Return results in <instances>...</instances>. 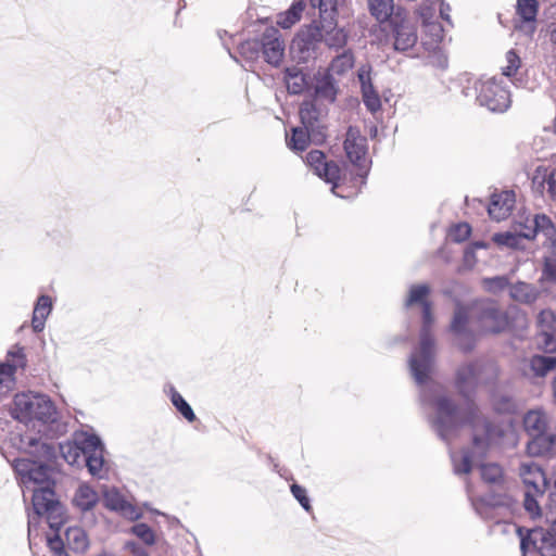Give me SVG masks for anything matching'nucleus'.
<instances>
[{
  "label": "nucleus",
  "instance_id": "nucleus-59",
  "mask_svg": "<svg viewBox=\"0 0 556 556\" xmlns=\"http://www.w3.org/2000/svg\"><path fill=\"white\" fill-rule=\"evenodd\" d=\"M548 241L551 242V244H549L551 256L549 257L556 260V236H554L552 239H548Z\"/></svg>",
  "mask_w": 556,
  "mask_h": 556
},
{
  "label": "nucleus",
  "instance_id": "nucleus-43",
  "mask_svg": "<svg viewBox=\"0 0 556 556\" xmlns=\"http://www.w3.org/2000/svg\"><path fill=\"white\" fill-rule=\"evenodd\" d=\"M353 55L350 52H343L332 60L327 72L341 75L353 66Z\"/></svg>",
  "mask_w": 556,
  "mask_h": 556
},
{
  "label": "nucleus",
  "instance_id": "nucleus-51",
  "mask_svg": "<svg viewBox=\"0 0 556 556\" xmlns=\"http://www.w3.org/2000/svg\"><path fill=\"white\" fill-rule=\"evenodd\" d=\"M306 163L316 174L326 165L327 161H325V154L321 151L313 150L306 155Z\"/></svg>",
  "mask_w": 556,
  "mask_h": 556
},
{
  "label": "nucleus",
  "instance_id": "nucleus-15",
  "mask_svg": "<svg viewBox=\"0 0 556 556\" xmlns=\"http://www.w3.org/2000/svg\"><path fill=\"white\" fill-rule=\"evenodd\" d=\"M103 503L110 510L117 511L130 520L138 519L141 516L140 509L127 501L116 488H106L104 490Z\"/></svg>",
  "mask_w": 556,
  "mask_h": 556
},
{
  "label": "nucleus",
  "instance_id": "nucleus-30",
  "mask_svg": "<svg viewBox=\"0 0 556 556\" xmlns=\"http://www.w3.org/2000/svg\"><path fill=\"white\" fill-rule=\"evenodd\" d=\"M98 501V493L88 484H80L73 497V504L81 511L91 510Z\"/></svg>",
  "mask_w": 556,
  "mask_h": 556
},
{
  "label": "nucleus",
  "instance_id": "nucleus-34",
  "mask_svg": "<svg viewBox=\"0 0 556 556\" xmlns=\"http://www.w3.org/2000/svg\"><path fill=\"white\" fill-rule=\"evenodd\" d=\"M370 14L380 23L391 18L394 10L393 0H367Z\"/></svg>",
  "mask_w": 556,
  "mask_h": 556
},
{
  "label": "nucleus",
  "instance_id": "nucleus-47",
  "mask_svg": "<svg viewBox=\"0 0 556 556\" xmlns=\"http://www.w3.org/2000/svg\"><path fill=\"white\" fill-rule=\"evenodd\" d=\"M131 533L138 536L144 544L153 545L155 535L152 529L146 523H137L131 528Z\"/></svg>",
  "mask_w": 556,
  "mask_h": 556
},
{
  "label": "nucleus",
  "instance_id": "nucleus-13",
  "mask_svg": "<svg viewBox=\"0 0 556 556\" xmlns=\"http://www.w3.org/2000/svg\"><path fill=\"white\" fill-rule=\"evenodd\" d=\"M260 43L264 60L273 66H279L285 56V41L280 31L275 27L266 28Z\"/></svg>",
  "mask_w": 556,
  "mask_h": 556
},
{
  "label": "nucleus",
  "instance_id": "nucleus-8",
  "mask_svg": "<svg viewBox=\"0 0 556 556\" xmlns=\"http://www.w3.org/2000/svg\"><path fill=\"white\" fill-rule=\"evenodd\" d=\"M476 100L491 112H505L510 105V96L502 79L481 78L473 85Z\"/></svg>",
  "mask_w": 556,
  "mask_h": 556
},
{
  "label": "nucleus",
  "instance_id": "nucleus-22",
  "mask_svg": "<svg viewBox=\"0 0 556 556\" xmlns=\"http://www.w3.org/2000/svg\"><path fill=\"white\" fill-rule=\"evenodd\" d=\"M358 80L361 83L363 102L365 106L371 113L378 112L381 109V100L378 92L374 89L368 67L362 66L358 70Z\"/></svg>",
  "mask_w": 556,
  "mask_h": 556
},
{
  "label": "nucleus",
  "instance_id": "nucleus-6",
  "mask_svg": "<svg viewBox=\"0 0 556 556\" xmlns=\"http://www.w3.org/2000/svg\"><path fill=\"white\" fill-rule=\"evenodd\" d=\"M314 8L319 9V30L323 33L321 41L330 48H342L346 43L348 35L343 28L337 27L338 8L344 0H309Z\"/></svg>",
  "mask_w": 556,
  "mask_h": 556
},
{
  "label": "nucleus",
  "instance_id": "nucleus-53",
  "mask_svg": "<svg viewBox=\"0 0 556 556\" xmlns=\"http://www.w3.org/2000/svg\"><path fill=\"white\" fill-rule=\"evenodd\" d=\"M514 498L509 494H503V495H493L490 497L489 503L492 506H500V507H506L511 508L514 506Z\"/></svg>",
  "mask_w": 556,
  "mask_h": 556
},
{
  "label": "nucleus",
  "instance_id": "nucleus-4",
  "mask_svg": "<svg viewBox=\"0 0 556 556\" xmlns=\"http://www.w3.org/2000/svg\"><path fill=\"white\" fill-rule=\"evenodd\" d=\"M92 433L87 431L76 432L73 441L60 443L58 446L48 442L42 437L31 433H15L11 437L12 444L20 451L43 460H54L58 454L70 465H80L87 452L83 441Z\"/></svg>",
  "mask_w": 556,
  "mask_h": 556
},
{
  "label": "nucleus",
  "instance_id": "nucleus-10",
  "mask_svg": "<svg viewBox=\"0 0 556 556\" xmlns=\"http://www.w3.org/2000/svg\"><path fill=\"white\" fill-rule=\"evenodd\" d=\"M323 39V33L316 24L302 30L293 39L291 53L299 62H308L316 55L318 42Z\"/></svg>",
  "mask_w": 556,
  "mask_h": 556
},
{
  "label": "nucleus",
  "instance_id": "nucleus-50",
  "mask_svg": "<svg viewBox=\"0 0 556 556\" xmlns=\"http://www.w3.org/2000/svg\"><path fill=\"white\" fill-rule=\"evenodd\" d=\"M470 232H471L470 226L466 223H462V224L455 225L451 229L448 237L454 242H463L470 236Z\"/></svg>",
  "mask_w": 556,
  "mask_h": 556
},
{
  "label": "nucleus",
  "instance_id": "nucleus-32",
  "mask_svg": "<svg viewBox=\"0 0 556 556\" xmlns=\"http://www.w3.org/2000/svg\"><path fill=\"white\" fill-rule=\"evenodd\" d=\"M555 368L556 357L535 355L529 361L526 375L530 377H544Z\"/></svg>",
  "mask_w": 556,
  "mask_h": 556
},
{
  "label": "nucleus",
  "instance_id": "nucleus-52",
  "mask_svg": "<svg viewBox=\"0 0 556 556\" xmlns=\"http://www.w3.org/2000/svg\"><path fill=\"white\" fill-rule=\"evenodd\" d=\"M291 493L306 511L312 510V506H311L309 498L307 496V492L303 486H301L296 483H293L291 485Z\"/></svg>",
  "mask_w": 556,
  "mask_h": 556
},
{
  "label": "nucleus",
  "instance_id": "nucleus-17",
  "mask_svg": "<svg viewBox=\"0 0 556 556\" xmlns=\"http://www.w3.org/2000/svg\"><path fill=\"white\" fill-rule=\"evenodd\" d=\"M516 204V194L511 190L495 192L492 194L488 205L490 217L501 222L510 216Z\"/></svg>",
  "mask_w": 556,
  "mask_h": 556
},
{
  "label": "nucleus",
  "instance_id": "nucleus-56",
  "mask_svg": "<svg viewBox=\"0 0 556 556\" xmlns=\"http://www.w3.org/2000/svg\"><path fill=\"white\" fill-rule=\"evenodd\" d=\"M124 547L125 549L129 551L131 556H149L148 552L139 546L136 542H126Z\"/></svg>",
  "mask_w": 556,
  "mask_h": 556
},
{
  "label": "nucleus",
  "instance_id": "nucleus-61",
  "mask_svg": "<svg viewBox=\"0 0 556 556\" xmlns=\"http://www.w3.org/2000/svg\"><path fill=\"white\" fill-rule=\"evenodd\" d=\"M552 484H553L554 494H556V471L553 475Z\"/></svg>",
  "mask_w": 556,
  "mask_h": 556
},
{
  "label": "nucleus",
  "instance_id": "nucleus-9",
  "mask_svg": "<svg viewBox=\"0 0 556 556\" xmlns=\"http://www.w3.org/2000/svg\"><path fill=\"white\" fill-rule=\"evenodd\" d=\"M30 493L35 514L45 517L49 527L58 532L62 525V507L52 485L34 486Z\"/></svg>",
  "mask_w": 556,
  "mask_h": 556
},
{
  "label": "nucleus",
  "instance_id": "nucleus-20",
  "mask_svg": "<svg viewBox=\"0 0 556 556\" xmlns=\"http://www.w3.org/2000/svg\"><path fill=\"white\" fill-rule=\"evenodd\" d=\"M526 232L523 237L532 240L538 233H542L546 240L552 239L556 235V229L548 216L545 214H536L532 218H527L523 224Z\"/></svg>",
  "mask_w": 556,
  "mask_h": 556
},
{
  "label": "nucleus",
  "instance_id": "nucleus-38",
  "mask_svg": "<svg viewBox=\"0 0 556 556\" xmlns=\"http://www.w3.org/2000/svg\"><path fill=\"white\" fill-rule=\"evenodd\" d=\"M65 539L68 547L77 553H83L88 547V539L81 528H68L65 532Z\"/></svg>",
  "mask_w": 556,
  "mask_h": 556
},
{
  "label": "nucleus",
  "instance_id": "nucleus-3",
  "mask_svg": "<svg viewBox=\"0 0 556 556\" xmlns=\"http://www.w3.org/2000/svg\"><path fill=\"white\" fill-rule=\"evenodd\" d=\"M507 317L493 302H481L470 307L456 304L450 331L455 344L469 352L476 344V332H502L507 327Z\"/></svg>",
  "mask_w": 556,
  "mask_h": 556
},
{
  "label": "nucleus",
  "instance_id": "nucleus-60",
  "mask_svg": "<svg viewBox=\"0 0 556 556\" xmlns=\"http://www.w3.org/2000/svg\"><path fill=\"white\" fill-rule=\"evenodd\" d=\"M471 248H473L475 250H476V249H484V248H486V244H485L484 242H482V241H478V242H475V243L471 245Z\"/></svg>",
  "mask_w": 556,
  "mask_h": 556
},
{
  "label": "nucleus",
  "instance_id": "nucleus-24",
  "mask_svg": "<svg viewBox=\"0 0 556 556\" xmlns=\"http://www.w3.org/2000/svg\"><path fill=\"white\" fill-rule=\"evenodd\" d=\"M528 454L531 456H554L556 455V432L545 431L527 444Z\"/></svg>",
  "mask_w": 556,
  "mask_h": 556
},
{
  "label": "nucleus",
  "instance_id": "nucleus-58",
  "mask_svg": "<svg viewBox=\"0 0 556 556\" xmlns=\"http://www.w3.org/2000/svg\"><path fill=\"white\" fill-rule=\"evenodd\" d=\"M450 12H451L450 5L447 3H445L444 1H442L440 4V16L447 23L451 22Z\"/></svg>",
  "mask_w": 556,
  "mask_h": 556
},
{
  "label": "nucleus",
  "instance_id": "nucleus-27",
  "mask_svg": "<svg viewBox=\"0 0 556 556\" xmlns=\"http://www.w3.org/2000/svg\"><path fill=\"white\" fill-rule=\"evenodd\" d=\"M523 426L527 433L533 439L547 431L548 416L542 409L529 410L523 417Z\"/></svg>",
  "mask_w": 556,
  "mask_h": 556
},
{
  "label": "nucleus",
  "instance_id": "nucleus-21",
  "mask_svg": "<svg viewBox=\"0 0 556 556\" xmlns=\"http://www.w3.org/2000/svg\"><path fill=\"white\" fill-rule=\"evenodd\" d=\"M427 10H421L425 35L421 38V45L428 51H435L444 38L443 26L437 21H430Z\"/></svg>",
  "mask_w": 556,
  "mask_h": 556
},
{
  "label": "nucleus",
  "instance_id": "nucleus-37",
  "mask_svg": "<svg viewBox=\"0 0 556 556\" xmlns=\"http://www.w3.org/2000/svg\"><path fill=\"white\" fill-rule=\"evenodd\" d=\"M285 81L287 89L292 94H299L306 85L305 76L296 67H288L285 71Z\"/></svg>",
  "mask_w": 556,
  "mask_h": 556
},
{
  "label": "nucleus",
  "instance_id": "nucleus-35",
  "mask_svg": "<svg viewBox=\"0 0 556 556\" xmlns=\"http://www.w3.org/2000/svg\"><path fill=\"white\" fill-rule=\"evenodd\" d=\"M340 173L341 169L336 162H327L326 165H324V167L316 173V175L324 179L326 182L332 185V193L340 198H346L348 195L336 192V189L339 187V181L341 179Z\"/></svg>",
  "mask_w": 556,
  "mask_h": 556
},
{
  "label": "nucleus",
  "instance_id": "nucleus-54",
  "mask_svg": "<svg viewBox=\"0 0 556 556\" xmlns=\"http://www.w3.org/2000/svg\"><path fill=\"white\" fill-rule=\"evenodd\" d=\"M543 277L546 280H556V260L546 257L544 269H543Z\"/></svg>",
  "mask_w": 556,
  "mask_h": 556
},
{
  "label": "nucleus",
  "instance_id": "nucleus-55",
  "mask_svg": "<svg viewBox=\"0 0 556 556\" xmlns=\"http://www.w3.org/2000/svg\"><path fill=\"white\" fill-rule=\"evenodd\" d=\"M47 542H48L49 547L53 552L58 553L60 556H62L64 554L63 542L58 533L54 534L53 536H48Z\"/></svg>",
  "mask_w": 556,
  "mask_h": 556
},
{
  "label": "nucleus",
  "instance_id": "nucleus-19",
  "mask_svg": "<svg viewBox=\"0 0 556 556\" xmlns=\"http://www.w3.org/2000/svg\"><path fill=\"white\" fill-rule=\"evenodd\" d=\"M519 475L526 490H533L534 493H544L547 486V479L541 467L534 462H523L519 467Z\"/></svg>",
  "mask_w": 556,
  "mask_h": 556
},
{
  "label": "nucleus",
  "instance_id": "nucleus-36",
  "mask_svg": "<svg viewBox=\"0 0 556 556\" xmlns=\"http://www.w3.org/2000/svg\"><path fill=\"white\" fill-rule=\"evenodd\" d=\"M173 406L189 421L195 420V414L191 406L186 402L182 395L173 387L169 386L166 390Z\"/></svg>",
  "mask_w": 556,
  "mask_h": 556
},
{
  "label": "nucleus",
  "instance_id": "nucleus-39",
  "mask_svg": "<svg viewBox=\"0 0 556 556\" xmlns=\"http://www.w3.org/2000/svg\"><path fill=\"white\" fill-rule=\"evenodd\" d=\"M301 122L307 130L316 131L319 128L317 125L318 113L315 104L312 101H304L300 108Z\"/></svg>",
  "mask_w": 556,
  "mask_h": 556
},
{
  "label": "nucleus",
  "instance_id": "nucleus-40",
  "mask_svg": "<svg viewBox=\"0 0 556 556\" xmlns=\"http://www.w3.org/2000/svg\"><path fill=\"white\" fill-rule=\"evenodd\" d=\"M313 136H315V131L301 127L293 128L291 137L287 139L288 146L292 150L304 151Z\"/></svg>",
  "mask_w": 556,
  "mask_h": 556
},
{
  "label": "nucleus",
  "instance_id": "nucleus-16",
  "mask_svg": "<svg viewBox=\"0 0 556 556\" xmlns=\"http://www.w3.org/2000/svg\"><path fill=\"white\" fill-rule=\"evenodd\" d=\"M532 188L541 195L556 200V165H540L532 176Z\"/></svg>",
  "mask_w": 556,
  "mask_h": 556
},
{
  "label": "nucleus",
  "instance_id": "nucleus-48",
  "mask_svg": "<svg viewBox=\"0 0 556 556\" xmlns=\"http://www.w3.org/2000/svg\"><path fill=\"white\" fill-rule=\"evenodd\" d=\"M240 54L248 60H255L261 51V43L257 40L243 42L239 48Z\"/></svg>",
  "mask_w": 556,
  "mask_h": 556
},
{
  "label": "nucleus",
  "instance_id": "nucleus-44",
  "mask_svg": "<svg viewBox=\"0 0 556 556\" xmlns=\"http://www.w3.org/2000/svg\"><path fill=\"white\" fill-rule=\"evenodd\" d=\"M543 494L544 493H534L533 490L525 491L523 506L532 518L541 516V507L539 505L538 498L542 497Z\"/></svg>",
  "mask_w": 556,
  "mask_h": 556
},
{
  "label": "nucleus",
  "instance_id": "nucleus-49",
  "mask_svg": "<svg viewBox=\"0 0 556 556\" xmlns=\"http://www.w3.org/2000/svg\"><path fill=\"white\" fill-rule=\"evenodd\" d=\"M505 59L506 65L502 67L503 75L506 77H510L518 71L521 63L520 58L514 51L510 50L506 53Z\"/></svg>",
  "mask_w": 556,
  "mask_h": 556
},
{
  "label": "nucleus",
  "instance_id": "nucleus-46",
  "mask_svg": "<svg viewBox=\"0 0 556 556\" xmlns=\"http://www.w3.org/2000/svg\"><path fill=\"white\" fill-rule=\"evenodd\" d=\"M482 285L486 291L498 293L508 287L509 280L506 276H496L492 278H484L482 280Z\"/></svg>",
  "mask_w": 556,
  "mask_h": 556
},
{
  "label": "nucleus",
  "instance_id": "nucleus-11",
  "mask_svg": "<svg viewBox=\"0 0 556 556\" xmlns=\"http://www.w3.org/2000/svg\"><path fill=\"white\" fill-rule=\"evenodd\" d=\"M393 48L399 52H406L413 49L417 41L418 35L416 26L407 18L396 14L391 20Z\"/></svg>",
  "mask_w": 556,
  "mask_h": 556
},
{
  "label": "nucleus",
  "instance_id": "nucleus-12",
  "mask_svg": "<svg viewBox=\"0 0 556 556\" xmlns=\"http://www.w3.org/2000/svg\"><path fill=\"white\" fill-rule=\"evenodd\" d=\"M344 150L351 163L357 166V176L365 178L366 169V138L356 128L350 127L344 140Z\"/></svg>",
  "mask_w": 556,
  "mask_h": 556
},
{
  "label": "nucleus",
  "instance_id": "nucleus-28",
  "mask_svg": "<svg viewBox=\"0 0 556 556\" xmlns=\"http://www.w3.org/2000/svg\"><path fill=\"white\" fill-rule=\"evenodd\" d=\"M525 232L523 224L520 223L519 229L516 228L515 231L494 233L492 239L498 247L521 250L525 249L523 241L527 240L526 237H523Z\"/></svg>",
  "mask_w": 556,
  "mask_h": 556
},
{
  "label": "nucleus",
  "instance_id": "nucleus-7",
  "mask_svg": "<svg viewBox=\"0 0 556 556\" xmlns=\"http://www.w3.org/2000/svg\"><path fill=\"white\" fill-rule=\"evenodd\" d=\"M497 376L498 367L493 361H478L457 370L456 386L464 396H469L478 386L492 383Z\"/></svg>",
  "mask_w": 556,
  "mask_h": 556
},
{
  "label": "nucleus",
  "instance_id": "nucleus-5",
  "mask_svg": "<svg viewBox=\"0 0 556 556\" xmlns=\"http://www.w3.org/2000/svg\"><path fill=\"white\" fill-rule=\"evenodd\" d=\"M12 415L37 433H43L48 426L55 424L60 418V413L50 396L33 391L15 394Z\"/></svg>",
  "mask_w": 556,
  "mask_h": 556
},
{
  "label": "nucleus",
  "instance_id": "nucleus-31",
  "mask_svg": "<svg viewBox=\"0 0 556 556\" xmlns=\"http://www.w3.org/2000/svg\"><path fill=\"white\" fill-rule=\"evenodd\" d=\"M540 294V291L536 287L531 283L519 281L509 288L510 298L523 304L533 303Z\"/></svg>",
  "mask_w": 556,
  "mask_h": 556
},
{
  "label": "nucleus",
  "instance_id": "nucleus-18",
  "mask_svg": "<svg viewBox=\"0 0 556 556\" xmlns=\"http://www.w3.org/2000/svg\"><path fill=\"white\" fill-rule=\"evenodd\" d=\"M530 547L536 549L541 556H556V541L549 533L532 531L528 538H522L520 548L523 555Z\"/></svg>",
  "mask_w": 556,
  "mask_h": 556
},
{
  "label": "nucleus",
  "instance_id": "nucleus-1",
  "mask_svg": "<svg viewBox=\"0 0 556 556\" xmlns=\"http://www.w3.org/2000/svg\"><path fill=\"white\" fill-rule=\"evenodd\" d=\"M429 294L430 287L428 285H413L409 287L404 302L406 308L415 304L421 306L419 345L410 354L408 366L412 377L421 388V399H428L429 395L435 393V418L433 422L438 432L444 438L451 429L455 428L457 414L447 399V393L443 387L431 378L435 368V340L431 333L435 318L432 304L428 300Z\"/></svg>",
  "mask_w": 556,
  "mask_h": 556
},
{
  "label": "nucleus",
  "instance_id": "nucleus-29",
  "mask_svg": "<svg viewBox=\"0 0 556 556\" xmlns=\"http://www.w3.org/2000/svg\"><path fill=\"white\" fill-rule=\"evenodd\" d=\"M52 311V300L49 295H40L36 302L31 326L35 332H40L45 328V323Z\"/></svg>",
  "mask_w": 556,
  "mask_h": 556
},
{
  "label": "nucleus",
  "instance_id": "nucleus-42",
  "mask_svg": "<svg viewBox=\"0 0 556 556\" xmlns=\"http://www.w3.org/2000/svg\"><path fill=\"white\" fill-rule=\"evenodd\" d=\"M538 10L536 0H517V13L525 22L535 21Z\"/></svg>",
  "mask_w": 556,
  "mask_h": 556
},
{
  "label": "nucleus",
  "instance_id": "nucleus-23",
  "mask_svg": "<svg viewBox=\"0 0 556 556\" xmlns=\"http://www.w3.org/2000/svg\"><path fill=\"white\" fill-rule=\"evenodd\" d=\"M16 361L11 363H0V397L9 394L15 386V371L18 367H24V355L22 350L11 353Z\"/></svg>",
  "mask_w": 556,
  "mask_h": 556
},
{
  "label": "nucleus",
  "instance_id": "nucleus-45",
  "mask_svg": "<svg viewBox=\"0 0 556 556\" xmlns=\"http://www.w3.org/2000/svg\"><path fill=\"white\" fill-rule=\"evenodd\" d=\"M37 462L36 460H30V459H27V458H16L12 462V466L16 472V475L20 477V481H21V484L23 485L24 484V478L26 479L33 468H35Z\"/></svg>",
  "mask_w": 556,
  "mask_h": 556
},
{
  "label": "nucleus",
  "instance_id": "nucleus-62",
  "mask_svg": "<svg viewBox=\"0 0 556 556\" xmlns=\"http://www.w3.org/2000/svg\"><path fill=\"white\" fill-rule=\"evenodd\" d=\"M33 520H34L33 517H30L29 520H28V531L29 532L31 531V527H33V522H34Z\"/></svg>",
  "mask_w": 556,
  "mask_h": 556
},
{
  "label": "nucleus",
  "instance_id": "nucleus-26",
  "mask_svg": "<svg viewBox=\"0 0 556 556\" xmlns=\"http://www.w3.org/2000/svg\"><path fill=\"white\" fill-rule=\"evenodd\" d=\"M338 92L337 81L329 72L318 73L316 76L315 94L318 100L333 102Z\"/></svg>",
  "mask_w": 556,
  "mask_h": 556
},
{
  "label": "nucleus",
  "instance_id": "nucleus-57",
  "mask_svg": "<svg viewBox=\"0 0 556 556\" xmlns=\"http://www.w3.org/2000/svg\"><path fill=\"white\" fill-rule=\"evenodd\" d=\"M475 249L469 247L465 250L464 253V264L467 268H472L477 262Z\"/></svg>",
  "mask_w": 556,
  "mask_h": 556
},
{
  "label": "nucleus",
  "instance_id": "nucleus-41",
  "mask_svg": "<svg viewBox=\"0 0 556 556\" xmlns=\"http://www.w3.org/2000/svg\"><path fill=\"white\" fill-rule=\"evenodd\" d=\"M538 326L548 340L556 331V317L551 309H543L538 316Z\"/></svg>",
  "mask_w": 556,
  "mask_h": 556
},
{
  "label": "nucleus",
  "instance_id": "nucleus-25",
  "mask_svg": "<svg viewBox=\"0 0 556 556\" xmlns=\"http://www.w3.org/2000/svg\"><path fill=\"white\" fill-rule=\"evenodd\" d=\"M38 462L33 468L30 475L25 479L23 484V493L30 492L34 486L52 485L51 470L43 464L46 460L37 458Z\"/></svg>",
  "mask_w": 556,
  "mask_h": 556
},
{
  "label": "nucleus",
  "instance_id": "nucleus-2",
  "mask_svg": "<svg viewBox=\"0 0 556 556\" xmlns=\"http://www.w3.org/2000/svg\"><path fill=\"white\" fill-rule=\"evenodd\" d=\"M447 399L450 400L454 410L457 414V424L455 428L451 429L444 438L438 432L433 422L435 418V393L429 395L428 399H421V401L425 405H428L431 408V426L443 441L448 442L457 433L458 429L464 425L465 421L470 424L473 428L472 451H463L458 454L451 452L454 472L456 475H465L471 470L473 465H479L483 481L490 484H500L504 479L503 469L500 467V465L495 463L480 464V459L484 456L488 447L491 444L496 443V439L500 437V429L481 417L473 404L468 405L467 413L465 414L463 410L455 406L448 395Z\"/></svg>",
  "mask_w": 556,
  "mask_h": 556
},
{
  "label": "nucleus",
  "instance_id": "nucleus-63",
  "mask_svg": "<svg viewBox=\"0 0 556 556\" xmlns=\"http://www.w3.org/2000/svg\"><path fill=\"white\" fill-rule=\"evenodd\" d=\"M552 39L553 41L556 43V27L554 28V30L552 31Z\"/></svg>",
  "mask_w": 556,
  "mask_h": 556
},
{
  "label": "nucleus",
  "instance_id": "nucleus-33",
  "mask_svg": "<svg viewBox=\"0 0 556 556\" xmlns=\"http://www.w3.org/2000/svg\"><path fill=\"white\" fill-rule=\"evenodd\" d=\"M305 7L304 0H295L287 11L277 16V24L285 29L291 28L300 21Z\"/></svg>",
  "mask_w": 556,
  "mask_h": 556
},
{
  "label": "nucleus",
  "instance_id": "nucleus-14",
  "mask_svg": "<svg viewBox=\"0 0 556 556\" xmlns=\"http://www.w3.org/2000/svg\"><path fill=\"white\" fill-rule=\"evenodd\" d=\"M83 444L87 448L83 463L87 466L90 475L102 478L104 469V445L102 441L92 433V437H87Z\"/></svg>",
  "mask_w": 556,
  "mask_h": 556
},
{
  "label": "nucleus",
  "instance_id": "nucleus-64",
  "mask_svg": "<svg viewBox=\"0 0 556 556\" xmlns=\"http://www.w3.org/2000/svg\"><path fill=\"white\" fill-rule=\"evenodd\" d=\"M318 135H320V137H321V138H320V140H323V139L325 138V135H324V134L318 132Z\"/></svg>",
  "mask_w": 556,
  "mask_h": 556
}]
</instances>
